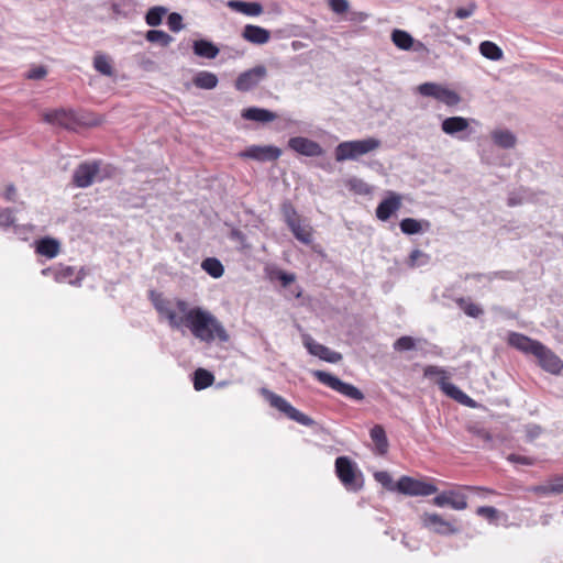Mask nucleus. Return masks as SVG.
<instances>
[{
	"instance_id": "1",
	"label": "nucleus",
	"mask_w": 563,
	"mask_h": 563,
	"mask_svg": "<svg viewBox=\"0 0 563 563\" xmlns=\"http://www.w3.org/2000/svg\"><path fill=\"white\" fill-rule=\"evenodd\" d=\"M175 307L184 314L183 327L190 330L191 334L201 342L211 344L216 340L227 343L230 335L223 324L208 310L200 307L189 308L184 299H176Z\"/></svg>"
},
{
	"instance_id": "2",
	"label": "nucleus",
	"mask_w": 563,
	"mask_h": 563,
	"mask_svg": "<svg viewBox=\"0 0 563 563\" xmlns=\"http://www.w3.org/2000/svg\"><path fill=\"white\" fill-rule=\"evenodd\" d=\"M382 141L376 137L343 141L334 148V158L338 163L358 161L363 155L378 150Z\"/></svg>"
},
{
	"instance_id": "3",
	"label": "nucleus",
	"mask_w": 563,
	"mask_h": 563,
	"mask_svg": "<svg viewBox=\"0 0 563 563\" xmlns=\"http://www.w3.org/2000/svg\"><path fill=\"white\" fill-rule=\"evenodd\" d=\"M334 466L338 478L349 492L356 493L363 488V474L349 456L336 457Z\"/></svg>"
},
{
	"instance_id": "4",
	"label": "nucleus",
	"mask_w": 563,
	"mask_h": 563,
	"mask_svg": "<svg viewBox=\"0 0 563 563\" xmlns=\"http://www.w3.org/2000/svg\"><path fill=\"white\" fill-rule=\"evenodd\" d=\"M260 393L269 402V405L273 408L283 412L290 420H294L305 427H311L314 424V420L312 418H310L306 413L299 411L290 402H288L284 397L275 394L274 391H272L265 387L261 388Z\"/></svg>"
},
{
	"instance_id": "5",
	"label": "nucleus",
	"mask_w": 563,
	"mask_h": 563,
	"mask_svg": "<svg viewBox=\"0 0 563 563\" xmlns=\"http://www.w3.org/2000/svg\"><path fill=\"white\" fill-rule=\"evenodd\" d=\"M312 376L321 384L330 387L342 396L352 399L354 401L364 400L365 396L361 389L352 384L341 380L339 377L320 369L311 372Z\"/></svg>"
},
{
	"instance_id": "6",
	"label": "nucleus",
	"mask_w": 563,
	"mask_h": 563,
	"mask_svg": "<svg viewBox=\"0 0 563 563\" xmlns=\"http://www.w3.org/2000/svg\"><path fill=\"white\" fill-rule=\"evenodd\" d=\"M398 493L407 496H430L438 492V487L432 483L416 479L404 475L396 483Z\"/></svg>"
},
{
	"instance_id": "7",
	"label": "nucleus",
	"mask_w": 563,
	"mask_h": 563,
	"mask_svg": "<svg viewBox=\"0 0 563 563\" xmlns=\"http://www.w3.org/2000/svg\"><path fill=\"white\" fill-rule=\"evenodd\" d=\"M150 299H151L154 308L158 312V314L166 318L168 321V324L173 329L178 330V329L183 328L184 316L179 317L176 313L170 300H168L167 298L163 297L162 294L156 292L154 290L150 291Z\"/></svg>"
},
{
	"instance_id": "8",
	"label": "nucleus",
	"mask_w": 563,
	"mask_h": 563,
	"mask_svg": "<svg viewBox=\"0 0 563 563\" xmlns=\"http://www.w3.org/2000/svg\"><path fill=\"white\" fill-rule=\"evenodd\" d=\"M442 131L459 141H467L473 134L470 128V120L464 117H450L442 121Z\"/></svg>"
},
{
	"instance_id": "9",
	"label": "nucleus",
	"mask_w": 563,
	"mask_h": 563,
	"mask_svg": "<svg viewBox=\"0 0 563 563\" xmlns=\"http://www.w3.org/2000/svg\"><path fill=\"white\" fill-rule=\"evenodd\" d=\"M43 120L52 125H57L66 130H75L79 124V120L73 109L58 108L46 111Z\"/></svg>"
},
{
	"instance_id": "10",
	"label": "nucleus",
	"mask_w": 563,
	"mask_h": 563,
	"mask_svg": "<svg viewBox=\"0 0 563 563\" xmlns=\"http://www.w3.org/2000/svg\"><path fill=\"white\" fill-rule=\"evenodd\" d=\"M282 150L275 145H251L239 153L241 158L256 162H275L282 156Z\"/></svg>"
},
{
	"instance_id": "11",
	"label": "nucleus",
	"mask_w": 563,
	"mask_h": 563,
	"mask_svg": "<svg viewBox=\"0 0 563 563\" xmlns=\"http://www.w3.org/2000/svg\"><path fill=\"white\" fill-rule=\"evenodd\" d=\"M267 69L263 65H257L251 69L241 73L234 81L238 91L246 92L255 87L266 77Z\"/></svg>"
},
{
	"instance_id": "12",
	"label": "nucleus",
	"mask_w": 563,
	"mask_h": 563,
	"mask_svg": "<svg viewBox=\"0 0 563 563\" xmlns=\"http://www.w3.org/2000/svg\"><path fill=\"white\" fill-rule=\"evenodd\" d=\"M287 147L306 157H319L324 154L323 147L318 142L305 136L290 137Z\"/></svg>"
},
{
	"instance_id": "13",
	"label": "nucleus",
	"mask_w": 563,
	"mask_h": 563,
	"mask_svg": "<svg viewBox=\"0 0 563 563\" xmlns=\"http://www.w3.org/2000/svg\"><path fill=\"white\" fill-rule=\"evenodd\" d=\"M100 169L98 161L85 162L77 166L73 174V183L78 188H87L92 185L95 177Z\"/></svg>"
},
{
	"instance_id": "14",
	"label": "nucleus",
	"mask_w": 563,
	"mask_h": 563,
	"mask_svg": "<svg viewBox=\"0 0 563 563\" xmlns=\"http://www.w3.org/2000/svg\"><path fill=\"white\" fill-rule=\"evenodd\" d=\"M421 521L424 528L441 536H450L459 532V529L454 527L451 521L443 519L438 514L424 512L421 516Z\"/></svg>"
},
{
	"instance_id": "15",
	"label": "nucleus",
	"mask_w": 563,
	"mask_h": 563,
	"mask_svg": "<svg viewBox=\"0 0 563 563\" xmlns=\"http://www.w3.org/2000/svg\"><path fill=\"white\" fill-rule=\"evenodd\" d=\"M302 342L308 352L328 363H338L342 360L339 352L330 350L328 346L314 341L310 334L302 335Z\"/></svg>"
},
{
	"instance_id": "16",
	"label": "nucleus",
	"mask_w": 563,
	"mask_h": 563,
	"mask_svg": "<svg viewBox=\"0 0 563 563\" xmlns=\"http://www.w3.org/2000/svg\"><path fill=\"white\" fill-rule=\"evenodd\" d=\"M438 507L450 506L454 510H463L467 507L466 496L456 490H444L432 499Z\"/></svg>"
},
{
	"instance_id": "17",
	"label": "nucleus",
	"mask_w": 563,
	"mask_h": 563,
	"mask_svg": "<svg viewBox=\"0 0 563 563\" xmlns=\"http://www.w3.org/2000/svg\"><path fill=\"white\" fill-rule=\"evenodd\" d=\"M534 356L538 358L539 365L544 371H547L551 374L561 373V371L563 368L562 360L556 354H554L550 349H548L545 345L541 344V350H538V352Z\"/></svg>"
},
{
	"instance_id": "18",
	"label": "nucleus",
	"mask_w": 563,
	"mask_h": 563,
	"mask_svg": "<svg viewBox=\"0 0 563 563\" xmlns=\"http://www.w3.org/2000/svg\"><path fill=\"white\" fill-rule=\"evenodd\" d=\"M508 344L522 353L536 355L538 350H541L542 343L522 333L510 332L508 334Z\"/></svg>"
},
{
	"instance_id": "19",
	"label": "nucleus",
	"mask_w": 563,
	"mask_h": 563,
	"mask_svg": "<svg viewBox=\"0 0 563 563\" xmlns=\"http://www.w3.org/2000/svg\"><path fill=\"white\" fill-rule=\"evenodd\" d=\"M439 386L446 396L454 399L455 401L470 408L476 407V401L474 399H472L468 395H466L461 388H459L453 383L446 382L445 377H441V379L439 380Z\"/></svg>"
},
{
	"instance_id": "20",
	"label": "nucleus",
	"mask_w": 563,
	"mask_h": 563,
	"mask_svg": "<svg viewBox=\"0 0 563 563\" xmlns=\"http://www.w3.org/2000/svg\"><path fill=\"white\" fill-rule=\"evenodd\" d=\"M388 197L382 200L376 208V217L380 221H387L393 213L401 207V198L399 195L389 191Z\"/></svg>"
},
{
	"instance_id": "21",
	"label": "nucleus",
	"mask_w": 563,
	"mask_h": 563,
	"mask_svg": "<svg viewBox=\"0 0 563 563\" xmlns=\"http://www.w3.org/2000/svg\"><path fill=\"white\" fill-rule=\"evenodd\" d=\"M109 5L117 18L132 19L137 14L136 0H109Z\"/></svg>"
},
{
	"instance_id": "22",
	"label": "nucleus",
	"mask_w": 563,
	"mask_h": 563,
	"mask_svg": "<svg viewBox=\"0 0 563 563\" xmlns=\"http://www.w3.org/2000/svg\"><path fill=\"white\" fill-rule=\"evenodd\" d=\"M242 37L255 45L266 44L271 38V32L262 26L246 24L242 31Z\"/></svg>"
},
{
	"instance_id": "23",
	"label": "nucleus",
	"mask_w": 563,
	"mask_h": 563,
	"mask_svg": "<svg viewBox=\"0 0 563 563\" xmlns=\"http://www.w3.org/2000/svg\"><path fill=\"white\" fill-rule=\"evenodd\" d=\"M241 117L244 120H249V121L268 123V122L274 121L277 118V114L268 109L258 108V107H250V108L242 110Z\"/></svg>"
},
{
	"instance_id": "24",
	"label": "nucleus",
	"mask_w": 563,
	"mask_h": 563,
	"mask_svg": "<svg viewBox=\"0 0 563 563\" xmlns=\"http://www.w3.org/2000/svg\"><path fill=\"white\" fill-rule=\"evenodd\" d=\"M192 51L195 55L208 59H214L220 52L213 42L202 38L194 41Z\"/></svg>"
},
{
	"instance_id": "25",
	"label": "nucleus",
	"mask_w": 563,
	"mask_h": 563,
	"mask_svg": "<svg viewBox=\"0 0 563 563\" xmlns=\"http://www.w3.org/2000/svg\"><path fill=\"white\" fill-rule=\"evenodd\" d=\"M74 275H75V267L58 264V273L56 275V283H68L73 286H80L82 279L85 278V274L82 273V269L79 271L76 278L73 279Z\"/></svg>"
},
{
	"instance_id": "26",
	"label": "nucleus",
	"mask_w": 563,
	"mask_h": 563,
	"mask_svg": "<svg viewBox=\"0 0 563 563\" xmlns=\"http://www.w3.org/2000/svg\"><path fill=\"white\" fill-rule=\"evenodd\" d=\"M228 7L247 16H257L263 12V5L260 2L231 0Z\"/></svg>"
},
{
	"instance_id": "27",
	"label": "nucleus",
	"mask_w": 563,
	"mask_h": 563,
	"mask_svg": "<svg viewBox=\"0 0 563 563\" xmlns=\"http://www.w3.org/2000/svg\"><path fill=\"white\" fill-rule=\"evenodd\" d=\"M369 437L375 443L376 453L379 455H385L388 452L389 443L383 426L375 424L369 431Z\"/></svg>"
},
{
	"instance_id": "28",
	"label": "nucleus",
	"mask_w": 563,
	"mask_h": 563,
	"mask_svg": "<svg viewBox=\"0 0 563 563\" xmlns=\"http://www.w3.org/2000/svg\"><path fill=\"white\" fill-rule=\"evenodd\" d=\"M192 82L199 89L211 90L218 86L219 79L216 74L201 70L195 75Z\"/></svg>"
},
{
	"instance_id": "29",
	"label": "nucleus",
	"mask_w": 563,
	"mask_h": 563,
	"mask_svg": "<svg viewBox=\"0 0 563 563\" xmlns=\"http://www.w3.org/2000/svg\"><path fill=\"white\" fill-rule=\"evenodd\" d=\"M59 252V242L53 238H43L36 243V253L47 258L55 257Z\"/></svg>"
},
{
	"instance_id": "30",
	"label": "nucleus",
	"mask_w": 563,
	"mask_h": 563,
	"mask_svg": "<svg viewBox=\"0 0 563 563\" xmlns=\"http://www.w3.org/2000/svg\"><path fill=\"white\" fill-rule=\"evenodd\" d=\"M493 142L501 148H512L517 143L516 135L509 130H495L492 133Z\"/></svg>"
},
{
	"instance_id": "31",
	"label": "nucleus",
	"mask_w": 563,
	"mask_h": 563,
	"mask_svg": "<svg viewBox=\"0 0 563 563\" xmlns=\"http://www.w3.org/2000/svg\"><path fill=\"white\" fill-rule=\"evenodd\" d=\"M422 223L426 224L427 228L430 227L429 221H419L413 218L402 219L399 223V227L404 234L413 235L422 232Z\"/></svg>"
},
{
	"instance_id": "32",
	"label": "nucleus",
	"mask_w": 563,
	"mask_h": 563,
	"mask_svg": "<svg viewBox=\"0 0 563 563\" xmlns=\"http://www.w3.org/2000/svg\"><path fill=\"white\" fill-rule=\"evenodd\" d=\"M214 382V376L211 372L205 368H198L194 373V387L196 390H202L211 386Z\"/></svg>"
},
{
	"instance_id": "33",
	"label": "nucleus",
	"mask_w": 563,
	"mask_h": 563,
	"mask_svg": "<svg viewBox=\"0 0 563 563\" xmlns=\"http://www.w3.org/2000/svg\"><path fill=\"white\" fill-rule=\"evenodd\" d=\"M294 236L303 244H310L312 242V229L308 224H301V221L294 223L292 227H288Z\"/></svg>"
},
{
	"instance_id": "34",
	"label": "nucleus",
	"mask_w": 563,
	"mask_h": 563,
	"mask_svg": "<svg viewBox=\"0 0 563 563\" xmlns=\"http://www.w3.org/2000/svg\"><path fill=\"white\" fill-rule=\"evenodd\" d=\"M481 54L490 60H500L504 56L503 49L490 41H484L479 44Z\"/></svg>"
},
{
	"instance_id": "35",
	"label": "nucleus",
	"mask_w": 563,
	"mask_h": 563,
	"mask_svg": "<svg viewBox=\"0 0 563 563\" xmlns=\"http://www.w3.org/2000/svg\"><path fill=\"white\" fill-rule=\"evenodd\" d=\"M201 268L213 278H220L224 273L222 263L216 257L205 258Z\"/></svg>"
},
{
	"instance_id": "36",
	"label": "nucleus",
	"mask_w": 563,
	"mask_h": 563,
	"mask_svg": "<svg viewBox=\"0 0 563 563\" xmlns=\"http://www.w3.org/2000/svg\"><path fill=\"white\" fill-rule=\"evenodd\" d=\"M455 302L468 317L478 318L484 314L483 308L472 302L468 298L460 297L455 300Z\"/></svg>"
},
{
	"instance_id": "37",
	"label": "nucleus",
	"mask_w": 563,
	"mask_h": 563,
	"mask_svg": "<svg viewBox=\"0 0 563 563\" xmlns=\"http://www.w3.org/2000/svg\"><path fill=\"white\" fill-rule=\"evenodd\" d=\"M393 43L400 49L408 51L413 44V37L406 31L394 30L391 33Z\"/></svg>"
},
{
	"instance_id": "38",
	"label": "nucleus",
	"mask_w": 563,
	"mask_h": 563,
	"mask_svg": "<svg viewBox=\"0 0 563 563\" xmlns=\"http://www.w3.org/2000/svg\"><path fill=\"white\" fill-rule=\"evenodd\" d=\"M93 67L98 73L104 76L113 75V67L111 65V60L106 54L98 53L95 55Z\"/></svg>"
},
{
	"instance_id": "39",
	"label": "nucleus",
	"mask_w": 563,
	"mask_h": 563,
	"mask_svg": "<svg viewBox=\"0 0 563 563\" xmlns=\"http://www.w3.org/2000/svg\"><path fill=\"white\" fill-rule=\"evenodd\" d=\"M145 38L150 43H158L163 47H167L174 40L168 33L162 30L147 31Z\"/></svg>"
},
{
	"instance_id": "40",
	"label": "nucleus",
	"mask_w": 563,
	"mask_h": 563,
	"mask_svg": "<svg viewBox=\"0 0 563 563\" xmlns=\"http://www.w3.org/2000/svg\"><path fill=\"white\" fill-rule=\"evenodd\" d=\"M166 13L167 9L165 7H152L145 14V22L150 26H158Z\"/></svg>"
},
{
	"instance_id": "41",
	"label": "nucleus",
	"mask_w": 563,
	"mask_h": 563,
	"mask_svg": "<svg viewBox=\"0 0 563 563\" xmlns=\"http://www.w3.org/2000/svg\"><path fill=\"white\" fill-rule=\"evenodd\" d=\"M280 210L287 227H292L294 223L301 221L297 210L290 201H284L282 203Z\"/></svg>"
},
{
	"instance_id": "42",
	"label": "nucleus",
	"mask_w": 563,
	"mask_h": 563,
	"mask_svg": "<svg viewBox=\"0 0 563 563\" xmlns=\"http://www.w3.org/2000/svg\"><path fill=\"white\" fill-rule=\"evenodd\" d=\"M430 260H431V257L429 254L422 252L421 250L416 249V250L411 251V253L409 254V257L407 261V266L410 268L424 266L430 263Z\"/></svg>"
},
{
	"instance_id": "43",
	"label": "nucleus",
	"mask_w": 563,
	"mask_h": 563,
	"mask_svg": "<svg viewBox=\"0 0 563 563\" xmlns=\"http://www.w3.org/2000/svg\"><path fill=\"white\" fill-rule=\"evenodd\" d=\"M438 101L452 107L456 106L461 101V97L454 90H451L444 86L441 87Z\"/></svg>"
},
{
	"instance_id": "44",
	"label": "nucleus",
	"mask_w": 563,
	"mask_h": 563,
	"mask_svg": "<svg viewBox=\"0 0 563 563\" xmlns=\"http://www.w3.org/2000/svg\"><path fill=\"white\" fill-rule=\"evenodd\" d=\"M441 87L442 85L440 84L424 82L418 86V92L423 97H431L438 100Z\"/></svg>"
},
{
	"instance_id": "45",
	"label": "nucleus",
	"mask_w": 563,
	"mask_h": 563,
	"mask_svg": "<svg viewBox=\"0 0 563 563\" xmlns=\"http://www.w3.org/2000/svg\"><path fill=\"white\" fill-rule=\"evenodd\" d=\"M416 343H417V340L415 338L409 336V335H404L394 342L393 347L395 351H398V352H407V351H411V350L416 349Z\"/></svg>"
},
{
	"instance_id": "46",
	"label": "nucleus",
	"mask_w": 563,
	"mask_h": 563,
	"mask_svg": "<svg viewBox=\"0 0 563 563\" xmlns=\"http://www.w3.org/2000/svg\"><path fill=\"white\" fill-rule=\"evenodd\" d=\"M374 478L387 490L397 492L396 483H394L390 474L386 471H379L374 474Z\"/></svg>"
},
{
	"instance_id": "47",
	"label": "nucleus",
	"mask_w": 563,
	"mask_h": 563,
	"mask_svg": "<svg viewBox=\"0 0 563 563\" xmlns=\"http://www.w3.org/2000/svg\"><path fill=\"white\" fill-rule=\"evenodd\" d=\"M347 187L358 195H368L371 192L368 184L356 177L349 179Z\"/></svg>"
},
{
	"instance_id": "48",
	"label": "nucleus",
	"mask_w": 563,
	"mask_h": 563,
	"mask_svg": "<svg viewBox=\"0 0 563 563\" xmlns=\"http://www.w3.org/2000/svg\"><path fill=\"white\" fill-rule=\"evenodd\" d=\"M15 210L12 208H0V228L7 230L11 225H14Z\"/></svg>"
},
{
	"instance_id": "49",
	"label": "nucleus",
	"mask_w": 563,
	"mask_h": 563,
	"mask_svg": "<svg viewBox=\"0 0 563 563\" xmlns=\"http://www.w3.org/2000/svg\"><path fill=\"white\" fill-rule=\"evenodd\" d=\"M486 279L492 282L494 279H503L514 282L518 279V273L514 271H497L486 274Z\"/></svg>"
},
{
	"instance_id": "50",
	"label": "nucleus",
	"mask_w": 563,
	"mask_h": 563,
	"mask_svg": "<svg viewBox=\"0 0 563 563\" xmlns=\"http://www.w3.org/2000/svg\"><path fill=\"white\" fill-rule=\"evenodd\" d=\"M167 25L172 32L181 31L184 29L183 16L177 12L170 13L167 18Z\"/></svg>"
},
{
	"instance_id": "51",
	"label": "nucleus",
	"mask_w": 563,
	"mask_h": 563,
	"mask_svg": "<svg viewBox=\"0 0 563 563\" xmlns=\"http://www.w3.org/2000/svg\"><path fill=\"white\" fill-rule=\"evenodd\" d=\"M476 8V3L474 1H471L467 3L466 7L457 8L454 12V15L460 20H465L474 14Z\"/></svg>"
},
{
	"instance_id": "52",
	"label": "nucleus",
	"mask_w": 563,
	"mask_h": 563,
	"mask_svg": "<svg viewBox=\"0 0 563 563\" xmlns=\"http://www.w3.org/2000/svg\"><path fill=\"white\" fill-rule=\"evenodd\" d=\"M507 460L514 464L529 465L532 466L536 464V459L530 456H525L520 454L511 453L507 456Z\"/></svg>"
},
{
	"instance_id": "53",
	"label": "nucleus",
	"mask_w": 563,
	"mask_h": 563,
	"mask_svg": "<svg viewBox=\"0 0 563 563\" xmlns=\"http://www.w3.org/2000/svg\"><path fill=\"white\" fill-rule=\"evenodd\" d=\"M478 516H482L489 521L496 520L498 517V510L492 506H481L476 510Z\"/></svg>"
},
{
	"instance_id": "54",
	"label": "nucleus",
	"mask_w": 563,
	"mask_h": 563,
	"mask_svg": "<svg viewBox=\"0 0 563 563\" xmlns=\"http://www.w3.org/2000/svg\"><path fill=\"white\" fill-rule=\"evenodd\" d=\"M526 435L529 441H532L541 435L543 429L541 426L536 423H529L525 427Z\"/></svg>"
},
{
	"instance_id": "55",
	"label": "nucleus",
	"mask_w": 563,
	"mask_h": 563,
	"mask_svg": "<svg viewBox=\"0 0 563 563\" xmlns=\"http://www.w3.org/2000/svg\"><path fill=\"white\" fill-rule=\"evenodd\" d=\"M329 5L331 10L336 14H342L349 10L347 0H330Z\"/></svg>"
},
{
	"instance_id": "56",
	"label": "nucleus",
	"mask_w": 563,
	"mask_h": 563,
	"mask_svg": "<svg viewBox=\"0 0 563 563\" xmlns=\"http://www.w3.org/2000/svg\"><path fill=\"white\" fill-rule=\"evenodd\" d=\"M549 483L552 494L556 495L563 493V475L555 476Z\"/></svg>"
},
{
	"instance_id": "57",
	"label": "nucleus",
	"mask_w": 563,
	"mask_h": 563,
	"mask_svg": "<svg viewBox=\"0 0 563 563\" xmlns=\"http://www.w3.org/2000/svg\"><path fill=\"white\" fill-rule=\"evenodd\" d=\"M423 374L426 377H433V376H437V375H442V377H445L444 374V369H442L441 367L439 366H435V365H428L424 371H423Z\"/></svg>"
},
{
	"instance_id": "58",
	"label": "nucleus",
	"mask_w": 563,
	"mask_h": 563,
	"mask_svg": "<svg viewBox=\"0 0 563 563\" xmlns=\"http://www.w3.org/2000/svg\"><path fill=\"white\" fill-rule=\"evenodd\" d=\"M47 71L44 67H35L29 71L27 77L30 79H42L46 76Z\"/></svg>"
},
{
	"instance_id": "59",
	"label": "nucleus",
	"mask_w": 563,
	"mask_h": 563,
	"mask_svg": "<svg viewBox=\"0 0 563 563\" xmlns=\"http://www.w3.org/2000/svg\"><path fill=\"white\" fill-rule=\"evenodd\" d=\"M15 197H16V188L14 185L10 184L5 187V190H4V194H3V198L7 200V201H15Z\"/></svg>"
},
{
	"instance_id": "60",
	"label": "nucleus",
	"mask_w": 563,
	"mask_h": 563,
	"mask_svg": "<svg viewBox=\"0 0 563 563\" xmlns=\"http://www.w3.org/2000/svg\"><path fill=\"white\" fill-rule=\"evenodd\" d=\"M278 279L282 285L286 287L295 280V275L286 272H279Z\"/></svg>"
},
{
	"instance_id": "61",
	"label": "nucleus",
	"mask_w": 563,
	"mask_h": 563,
	"mask_svg": "<svg viewBox=\"0 0 563 563\" xmlns=\"http://www.w3.org/2000/svg\"><path fill=\"white\" fill-rule=\"evenodd\" d=\"M10 228H12L14 234L20 235V236L26 235L30 231L29 225H20V224H16L15 222H14V225H11Z\"/></svg>"
},
{
	"instance_id": "62",
	"label": "nucleus",
	"mask_w": 563,
	"mask_h": 563,
	"mask_svg": "<svg viewBox=\"0 0 563 563\" xmlns=\"http://www.w3.org/2000/svg\"><path fill=\"white\" fill-rule=\"evenodd\" d=\"M58 273V265L46 267L42 269V275L52 277L56 282V275Z\"/></svg>"
},
{
	"instance_id": "63",
	"label": "nucleus",
	"mask_w": 563,
	"mask_h": 563,
	"mask_svg": "<svg viewBox=\"0 0 563 563\" xmlns=\"http://www.w3.org/2000/svg\"><path fill=\"white\" fill-rule=\"evenodd\" d=\"M534 493L542 494V495H550L552 492L550 490V483L545 485H539L533 488Z\"/></svg>"
},
{
	"instance_id": "64",
	"label": "nucleus",
	"mask_w": 563,
	"mask_h": 563,
	"mask_svg": "<svg viewBox=\"0 0 563 563\" xmlns=\"http://www.w3.org/2000/svg\"><path fill=\"white\" fill-rule=\"evenodd\" d=\"M230 238L232 240L243 242L245 240V234L242 231H240L239 229H233L230 233Z\"/></svg>"
}]
</instances>
